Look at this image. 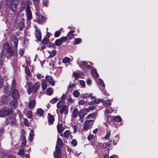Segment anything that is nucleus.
<instances>
[{"instance_id": "obj_1", "label": "nucleus", "mask_w": 158, "mask_h": 158, "mask_svg": "<svg viewBox=\"0 0 158 158\" xmlns=\"http://www.w3.org/2000/svg\"><path fill=\"white\" fill-rule=\"evenodd\" d=\"M11 113V110L8 108L4 107L0 110V117L6 116Z\"/></svg>"}, {"instance_id": "obj_2", "label": "nucleus", "mask_w": 158, "mask_h": 158, "mask_svg": "<svg viewBox=\"0 0 158 158\" xmlns=\"http://www.w3.org/2000/svg\"><path fill=\"white\" fill-rule=\"evenodd\" d=\"M88 109L84 108L81 110L78 113V116L80 117L79 120L80 121L81 123L83 122V119L85 115L87 114L89 111Z\"/></svg>"}, {"instance_id": "obj_3", "label": "nucleus", "mask_w": 158, "mask_h": 158, "mask_svg": "<svg viewBox=\"0 0 158 158\" xmlns=\"http://www.w3.org/2000/svg\"><path fill=\"white\" fill-rule=\"evenodd\" d=\"M92 120H86L83 124L82 130L85 131L89 129L92 126Z\"/></svg>"}, {"instance_id": "obj_4", "label": "nucleus", "mask_w": 158, "mask_h": 158, "mask_svg": "<svg viewBox=\"0 0 158 158\" xmlns=\"http://www.w3.org/2000/svg\"><path fill=\"white\" fill-rule=\"evenodd\" d=\"M35 14L37 16V19L38 20V22L39 23H41L45 20V18L43 17L41 14V10H40L39 9L36 10Z\"/></svg>"}, {"instance_id": "obj_5", "label": "nucleus", "mask_w": 158, "mask_h": 158, "mask_svg": "<svg viewBox=\"0 0 158 158\" xmlns=\"http://www.w3.org/2000/svg\"><path fill=\"white\" fill-rule=\"evenodd\" d=\"M19 0H12L10 7V9L14 12H15L16 10V6L18 3Z\"/></svg>"}, {"instance_id": "obj_6", "label": "nucleus", "mask_w": 158, "mask_h": 158, "mask_svg": "<svg viewBox=\"0 0 158 158\" xmlns=\"http://www.w3.org/2000/svg\"><path fill=\"white\" fill-rule=\"evenodd\" d=\"M26 12L27 16V20H31L32 19V15L29 6L28 5H27V6L26 7Z\"/></svg>"}, {"instance_id": "obj_7", "label": "nucleus", "mask_w": 158, "mask_h": 158, "mask_svg": "<svg viewBox=\"0 0 158 158\" xmlns=\"http://www.w3.org/2000/svg\"><path fill=\"white\" fill-rule=\"evenodd\" d=\"M4 48L7 50V52L10 55H14L15 51L12 50L10 47V46L7 43H5L4 45Z\"/></svg>"}, {"instance_id": "obj_8", "label": "nucleus", "mask_w": 158, "mask_h": 158, "mask_svg": "<svg viewBox=\"0 0 158 158\" xmlns=\"http://www.w3.org/2000/svg\"><path fill=\"white\" fill-rule=\"evenodd\" d=\"M56 151L54 152V156L56 158H61V152L60 148H57V146H56Z\"/></svg>"}, {"instance_id": "obj_9", "label": "nucleus", "mask_w": 158, "mask_h": 158, "mask_svg": "<svg viewBox=\"0 0 158 158\" xmlns=\"http://www.w3.org/2000/svg\"><path fill=\"white\" fill-rule=\"evenodd\" d=\"M68 112V107L65 105H63L60 110V113L61 114L64 113L65 114H67Z\"/></svg>"}, {"instance_id": "obj_10", "label": "nucleus", "mask_w": 158, "mask_h": 158, "mask_svg": "<svg viewBox=\"0 0 158 158\" xmlns=\"http://www.w3.org/2000/svg\"><path fill=\"white\" fill-rule=\"evenodd\" d=\"M46 81L52 85H54V82L53 78L51 76H46L45 77Z\"/></svg>"}, {"instance_id": "obj_11", "label": "nucleus", "mask_w": 158, "mask_h": 158, "mask_svg": "<svg viewBox=\"0 0 158 158\" xmlns=\"http://www.w3.org/2000/svg\"><path fill=\"white\" fill-rule=\"evenodd\" d=\"M12 90V96L13 98L16 99L19 97V94L18 90L16 89H14Z\"/></svg>"}, {"instance_id": "obj_12", "label": "nucleus", "mask_w": 158, "mask_h": 158, "mask_svg": "<svg viewBox=\"0 0 158 158\" xmlns=\"http://www.w3.org/2000/svg\"><path fill=\"white\" fill-rule=\"evenodd\" d=\"M17 101L16 99L14 98L11 102L10 106L12 109L16 108L17 106Z\"/></svg>"}, {"instance_id": "obj_13", "label": "nucleus", "mask_w": 158, "mask_h": 158, "mask_svg": "<svg viewBox=\"0 0 158 158\" xmlns=\"http://www.w3.org/2000/svg\"><path fill=\"white\" fill-rule=\"evenodd\" d=\"M82 96L84 98H87L90 97L91 99H96V97L94 96H92L91 94L86 93L82 94Z\"/></svg>"}, {"instance_id": "obj_14", "label": "nucleus", "mask_w": 158, "mask_h": 158, "mask_svg": "<svg viewBox=\"0 0 158 158\" xmlns=\"http://www.w3.org/2000/svg\"><path fill=\"white\" fill-rule=\"evenodd\" d=\"M57 145H58L60 147H62L63 146V141L57 136V140L56 142V145L57 148H59L57 147Z\"/></svg>"}, {"instance_id": "obj_15", "label": "nucleus", "mask_w": 158, "mask_h": 158, "mask_svg": "<svg viewBox=\"0 0 158 158\" xmlns=\"http://www.w3.org/2000/svg\"><path fill=\"white\" fill-rule=\"evenodd\" d=\"M18 44V40L17 38L15 37H14L12 38L11 41V44H14L15 47L16 48V49L17 48Z\"/></svg>"}, {"instance_id": "obj_16", "label": "nucleus", "mask_w": 158, "mask_h": 158, "mask_svg": "<svg viewBox=\"0 0 158 158\" xmlns=\"http://www.w3.org/2000/svg\"><path fill=\"white\" fill-rule=\"evenodd\" d=\"M27 5L29 6V5L28 4H27L25 2L23 1L21 2L20 5V10L21 11L23 10L27 6Z\"/></svg>"}, {"instance_id": "obj_17", "label": "nucleus", "mask_w": 158, "mask_h": 158, "mask_svg": "<svg viewBox=\"0 0 158 158\" xmlns=\"http://www.w3.org/2000/svg\"><path fill=\"white\" fill-rule=\"evenodd\" d=\"M57 128L58 131L60 133H62L64 129L61 124H58L57 125Z\"/></svg>"}, {"instance_id": "obj_18", "label": "nucleus", "mask_w": 158, "mask_h": 158, "mask_svg": "<svg viewBox=\"0 0 158 158\" xmlns=\"http://www.w3.org/2000/svg\"><path fill=\"white\" fill-rule=\"evenodd\" d=\"M36 114L39 116H42L44 114V111L41 108H38L36 110Z\"/></svg>"}, {"instance_id": "obj_19", "label": "nucleus", "mask_w": 158, "mask_h": 158, "mask_svg": "<svg viewBox=\"0 0 158 158\" xmlns=\"http://www.w3.org/2000/svg\"><path fill=\"white\" fill-rule=\"evenodd\" d=\"M41 85L43 90H45L47 88V84L46 82L44 79H42L41 81Z\"/></svg>"}, {"instance_id": "obj_20", "label": "nucleus", "mask_w": 158, "mask_h": 158, "mask_svg": "<svg viewBox=\"0 0 158 158\" xmlns=\"http://www.w3.org/2000/svg\"><path fill=\"white\" fill-rule=\"evenodd\" d=\"M36 32L35 36L36 38L38 40H41L42 36L41 32L39 30H36Z\"/></svg>"}, {"instance_id": "obj_21", "label": "nucleus", "mask_w": 158, "mask_h": 158, "mask_svg": "<svg viewBox=\"0 0 158 158\" xmlns=\"http://www.w3.org/2000/svg\"><path fill=\"white\" fill-rule=\"evenodd\" d=\"M35 104V101L34 100L31 101L29 103V106L30 109H32Z\"/></svg>"}, {"instance_id": "obj_22", "label": "nucleus", "mask_w": 158, "mask_h": 158, "mask_svg": "<svg viewBox=\"0 0 158 158\" xmlns=\"http://www.w3.org/2000/svg\"><path fill=\"white\" fill-rule=\"evenodd\" d=\"M111 101V100L110 99L105 100L103 102V104L105 106H108L111 105V103H110Z\"/></svg>"}, {"instance_id": "obj_23", "label": "nucleus", "mask_w": 158, "mask_h": 158, "mask_svg": "<svg viewBox=\"0 0 158 158\" xmlns=\"http://www.w3.org/2000/svg\"><path fill=\"white\" fill-rule=\"evenodd\" d=\"M112 119L114 121L119 122H121L122 120L121 117L119 116L113 117L112 118Z\"/></svg>"}, {"instance_id": "obj_24", "label": "nucleus", "mask_w": 158, "mask_h": 158, "mask_svg": "<svg viewBox=\"0 0 158 158\" xmlns=\"http://www.w3.org/2000/svg\"><path fill=\"white\" fill-rule=\"evenodd\" d=\"M21 139L22 140V142L21 144V146L23 147L25 146L26 143V138L24 136H23L21 137Z\"/></svg>"}, {"instance_id": "obj_25", "label": "nucleus", "mask_w": 158, "mask_h": 158, "mask_svg": "<svg viewBox=\"0 0 158 158\" xmlns=\"http://www.w3.org/2000/svg\"><path fill=\"white\" fill-rule=\"evenodd\" d=\"M88 63L85 61H82L80 64L79 66L81 68L83 69L86 67H87Z\"/></svg>"}, {"instance_id": "obj_26", "label": "nucleus", "mask_w": 158, "mask_h": 158, "mask_svg": "<svg viewBox=\"0 0 158 158\" xmlns=\"http://www.w3.org/2000/svg\"><path fill=\"white\" fill-rule=\"evenodd\" d=\"M48 121L51 124H52L54 121V118L53 116H52L50 114H48Z\"/></svg>"}, {"instance_id": "obj_27", "label": "nucleus", "mask_w": 158, "mask_h": 158, "mask_svg": "<svg viewBox=\"0 0 158 158\" xmlns=\"http://www.w3.org/2000/svg\"><path fill=\"white\" fill-rule=\"evenodd\" d=\"M63 30V28H61L58 31H56L54 34V36L56 37H57L60 36L61 31Z\"/></svg>"}, {"instance_id": "obj_28", "label": "nucleus", "mask_w": 158, "mask_h": 158, "mask_svg": "<svg viewBox=\"0 0 158 158\" xmlns=\"http://www.w3.org/2000/svg\"><path fill=\"white\" fill-rule=\"evenodd\" d=\"M34 135V132L33 131H31L29 135V140L31 141L32 142L33 140Z\"/></svg>"}, {"instance_id": "obj_29", "label": "nucleus", "mask_w": 158, "mask_h": 158, "mask_svg": "<svg viewBox=\"0 0 158 158\" xmlns=\"http://www.w3.org/2000/svg\"><path fill=\"white\" fill-rule=\"evenodd\" d=\"M48 52L50 53L49 56L50 57H53L56 54V51L55 50H54L52 51L51 52L50 51H48Z\"/></svg>"}, {"instance_id": "obj_30", "label": "nucleus", "mask_w": 158, "mask_h": 158, "mask_svg": "<svg viewBox=\"0 0 158 158\" xmlns=\"http://www.w3.org/2000/svg\"><path fill=\"white\" fill-rule=\"evenodd\" d=\"M27 85L28 86V92L29 94H30L32 91V84L31 82H30L29 83V84Z\"/></svg>"}, {"instance_id": "obj_31", "label": "nucleus", "mask_w": 158, "mask_h": 158, "mask_svg": "<svg viewBox=\"0 0 158 158\" xmlns=\"http://www.w3.org/2000/svg\"><path fill=\"white\" fill-rule=\"evenodd\" d=\"M75 31H70L67 35L69 39H72L74 36V34L73 33H74Z\"/></svg>"}, {"instance_id": "obj_32", "label": "nucleus", "mask_w": 158, "mask_h": 158, "mask_svg": "<svg viewBox=\"0 0 158 158\" xmlns=\"http://www.w3.org/2000/svg\"><path fill=\"white\" fill-rule=\"evenodd\" d=\"M99 84L102 86V87L103 88L102 91L103 93H105L104 91H105V90H104V89L105 87V85L104 84L103 81L102 79L100 78L99 80Z\"/></svg>"}, {"instance_id": "obj_33", "label": "nucleus", "mask_w": 158, "mask_h": 158, "mask_svg": "<svg viewBox=\"0 0 158 158\" xmlns=\"http://www.w3.org/2000/svg\"><path fill=\"white\" fill-rule=\"evenodd\" d=\"M34 2V4H35V10H37V9H39V4L40 1V0H33Z\"/></svg>"}, {"instance_id": "obj_34", "label": "nucleus", "mask_w": 158, "mask_h": 158, "mask_svg": "<svg viewBox=\"0 0 158 158\" xmlns=\"http://www.w3.org/2000/svg\"><path fill=\"white\" fill-rule=\"evenodd\" d=\"M91 74L92 76L94 77H97L98 76L96 70V69H93L91 71Z\"/></svg>"}, {"instance_id": "obj_35", "label": "nucleus", "mask_w": 158, "mask_h": 158, "mask_svg": "<svg viewBox=\"0 0 158 158\" xmlns=\"http://www.w3.org/2000/svg\"><path fill=\"white\" fill-rule=\"evenodd\" d=\"M64 102L60 101L57 104V107L58 108H62L63 106L64 105Z\"/></svg>"}, {"instance_id": "obj_36", "label": "nucleus", "mask_w": 158, "mask_h": 158, "mask_svg": "<svg viewBox=\"0 0 158 158\" xmlns=\"http://www.w3.org/2000/svg\"><path fill=\"white\" fill-rule=\"evenodd\" d=\"M78 114V111L76 108L74 109L73 112V115L74 117H76Z\"/></svg>"}, {"instance_id": "obj_37", "label": "nucleus", "mask_w": 158, "mask_h": 158, "mask_svg": "<svg viewBox=\"0 0 158 158\" xmlns=\"http://www.w3.org/2000/svg\"><path fill=\"white\" fill-rule=\"evenodd\" d=\"M69 131H65L64 133V134H61V136H63L64 138H67L68 136H69Z\"/></svg>"}, {"instance_id": "obj_38", "label": "nucleus", "mask_w": 158, "mask_h": 158, "mask_svg": "<svg viewBox=\"0 0 158 158\" xmlns=\"http://www.w3.org/2000/svg\"><path fill=\"white\" fill-rule=\"evenodd\" d=\"M16 81L15 80H13L12 81L11 84L12 90L14 89H15V88L16 87Z\"/></svg>"}, {"instance_id": "obj_39", "label": "nucleus", "mask_w": 158, "mask_h": 158, "mask_svg": "<svg viewBox=\"0 0 158 158\" xmlns=\"http://www.w3.org/2000/svg\"><path fill=\"white\" fill-rule=\"evenodd\" d=\"M70 61V59L68 57H66L63 59V62L64 63H69Z\"/></svg>"}, {"instance_id": "obj_40", "label": "nucleus", "mask_w": 158, "mask_h": 158, "mask_svg": "<svg viewBox=\"0 0 158 158\" xmlns=\"http://www.w3.org/2000/svg\"><path fill=\"white\" fill-rule=\"evenodd\" d=\"M25 71L26 74L27 76L30 75L31 73L29 68L27 67H26L25 68Z\"/></svg>"}, {"instance_id": "obj_41", "label": "nucleus", "mask_w": 158, "mask_h": 158, "mask_svg": "<svg viewBox=\"0 0 158 158\" xmlns=\"http://www.w3.org/2000/svg\"><path fill=\"white\" fill-rule=\"evenodd\" d=\"M95 116V113H92L88 115L87 118L88 119H93L94 118Z\"/></svg>"}, {"instance_id": "obj_42", "label": "nucleus", "mask_w": 158, "mask_h": 158, "mask_svg": "<svg viewBox=\"0 0 158 158\" xmlns=\"http://www.w3.org/2000/svg\"><path fill=\"white\" fill-rule=\"evenodd\" d=\"M27 115L28 118H32V112L31 110H29L28 111L27 113Z\"/></svg>"}, {"instance_id": "obj_43", "label": "nucleus", "mask_w": 158, "mask_h": 158, "mask_svg": "<svg viewBox=\"0 0 158 158\" xmlns=\"http://www.w3.org/2000/svg\"><path fill=\"white\" fill-rule=\"evenodd\" d=\"M81 39L78 38L74 39V43L76 44H78L81 42Z\"/></svg>"}, {"instance_id": "obj_44", "label": "nucleus", "mask_w": 158, "mask_h": 158, "mask_svg": "<svg viewBox=\"0 0 158 158\" xmlns=\"http://www.w3.org/2000/svg\"><path fill=\"white\" fill-rule=\"evenodd\" d=\"M24 150L23 149H20L18 152V154L19 155L21 156H22L23 155L24 153Z\"/></svg>"}, {"instance_id": "obj_45", "label": "nucleus", "mask_w": 158, "mask_h": 158, "mask_svg": "<svg viewBox=\"0 0 158 158\" xmlns=\"http://www.w3.org/2000/svg\"><path fill=\"white\" fill-rule=\"evenodd\" d=\"M73 95L76 97H78L80 95L79 93L77 90H75L73 93Z\"/></svg>"}, {"instance_id": "obj_46", "label": "nucleus", "mask_w": 158, "mask_h": 158, "mask_svg": "<svg viewBox=\"0 0 158 158\" xmlns=\"http://www.w3.org/2000/svg\"><path fill=\"white\" fill-rule=\"evenodd\" d=\"M40 87V84L37 83H35L34 85L33 89H34L35 91H36Z\"/></svg>"}, {"instance_id": "obj_47", "label": "nucleus", "mask_w": 158, "mask_h": 158, "mask_svg": "<svg viewBox=\"0 0 158 158\" xmlns=\"http://www.w3.org/2000/svg\"><path fill=\"white\" fill-rule=\"evenodd\" d=\"M49 40L48 38L45 37L42 41V43L43 44H45L48 43Z\"/></svg>"}, {"instance_id": "obj_48", "label": "nucleus", "mask_w": 158, "mask_h": 158, "mask_svg": "<svg viewBox=\"0 0 158 158\" xmlns=\"http://www.w3.org/2000/svg\"><path fill=\"white\" fill-rule=\"evenodd\" d=\"M62 43L61 42L60 39H58V40H56L55 41V44L56 45L58 46H60Z\"/></svg>"}, {"instance_id": "obj_49", "label": "nucleus", "mask_w": 158, "mask_h": 158, "mask_svg": "<svg viewBox=\"0 0 158 158\" xmlns=\"http://www.w3.org/2000/svg\"><path fill=\"white\" fill-rule=\"evenodd\" d=\"M47 93L49 95H51L52 94L53 91L51 88H49L47 89Z\"/></svg>"}, {"instance_id": "obj_50", "label": "nucleus", "mask_w": 158, "mask_h": 158, "mask_svg": "<svg viewBox=\"0 0 158 158\" xmlns=\"http://www.w3.org/2000/svg\"><path fill=\"white\" fill-rule=\"evenodd\" d=\"M75 86V84H73L71 85H69L68 87V89L69 90H71L72 89L74 88Z\"/></svg>"}, {"instance_id": "obj_51", "label": "nucleus", "mask_w": 158, "mask_h": 158, "mask_svg": "<svg viewBox=\"0 0 158 158\" xmlns=\"http://www.w3.org/2000/svg\"><path fill=\"white\" fill-rule=\"evenodd\" d=\"M73 75L76 80H77L79 78V77H80L79 74L77 73H73Z\"/></svg>"}, {"instance_id": "obj_52", "label": "nucleus", "mask_w": 158, "mask_h": 158, "mask_svg": "<svg viewBox=\"0 0 158 158\" xmlns=\"http://www.w3.org/2000/svg\"><path fill=\"white\" fill-rule=\"evenodd\" d=\"M94 100H95L93 101L94 104H98L99 102H102L103 101L102 99H96V98Z\"/></svg>"}, {"instance_id": "obj_53", "label": "nucleus", "mask_w": 158, "mask_h": 158, "mask_svg": "<svg viewBox=\"0 0 158 158\" xmlns=\"http://www.w3.org/2000/svg\"><path fill=\"white\" fill-rule=\"evenodd\" d=\"M58 98H55L52 99L50 101V102L52 103V104H54L56 103L58 101Z\"/></svg>"}, {"instance_id": "obj_54", "label": "nucleus", "mask_w": 158, "mask_h": 158, "mask_svg": "<svg viewBox=\"0 0 158 158\" xmlns=\"http://www.w3.org/2000/svg\"><path fill=\"white\" fill-rule=\"evenodd\" d=\"M23 122L25 125L28 127L29 126V123L28 120L26 118H24Z\"/></svg>"}, {"instance_id": "obj_55", "label": "nucleus", "mask_w": 158, "mask_h": 158, "mask_svg": "<svg viewBox=\"0 0 158 158\" xmlns=\"http://www.w3.org/2000/svg\"><path fill=\"white\" fill-rule=\"evenodd\" d=\"M118 140V138L117 135L115 137L114 139L113 140V143L114 144H115L117 143Z\"/></svg>"}, {"instance_id": "obj_56", "label": "nucleus", "mask_w": 158, "mask_h": 158, "mask_svg": "<svg viewBox=\"0 0 158 158\" xmlns=\"http://www.w3.org/2000/svg\"><path fill=\"white\" fill-rule=\"evenodd\" d=\"M62 43L66 41L67 40V38L66 37H63L60 39Z\"/></svg>"}, {"instance_id": "obj_57", "label": "nucleus", "mask_w": 158, "mask_h": 158, "mask_svg": "<svg viewBox=\"0 0 158 158\" xmlns=\"http://www.w3.org/2000/svg\"><path fill=\"white\" fill-rule=\"evenodd\" d=\"M112 112V110L111 109H107L105 110V113L108 114Z\"/></svg>"}, {"instance_id": "obj_58", "label": "nucleus", "mask_w": 158, "mask_h": 158, "mask_svg": "<svg viewBox=\"0 0 158 158\" xmlns=\"http://www.w3.org/2000/svg\"><path fill=\"white\" fill-rule=\"evenodd\" d=\"M110 136V132L108 131L106 133V135L105 136L104 138H105V139H108L109 138Z\"/></svg>"}, {"instance_id": "obj_59", "label": "nucleus", "mask_w": 158, "mask_h": 158, "mask_svg": "<svg viewBox=\"0 0 158 158\" xmlns=\"http://www.w3.org/2000/svg\"><path fill=\"white\" fill-rule=\"evenodd\" d=\"M92 81L90 78L86 80V83L87 85H91Z\"/></svg>"}, {"instance_id": "obj_60", "label": "nucleus", "mask_w": 158, "mask_h": 158, "mask_svg": "<svg viewBox=\"0 0 158 158\" xmlns=\"http://www.w3.org/2000/svg\"><path fill=\"white\" fill-rule=\"evenodd\" d=\"M66 97H67V95L66 94H63L60 98V99H61L60 101L64 102L63 100L65 99Z\"/></svg>"}, {"instance_id": "obj_61", "label": "nucleus", "mask_w": 158, "mask_h": 158, "mask_svg": "<svg viewBox=\"0 0 158 158\" xmlns=\"http://www.w3.org/2000/svg\"><path fill=\"white\" fill-rule=\"evenodd\" d=\"M71 144L73 146H75L77 144V142L76 140L73 139L72 141Z\"/></svg>"}, {"instance_id": "obj_62", "label": "nucleus", "mask_w": 158, "mask_h": 158, "mask_svg": "<svg viewBox=\"0 0 158 158\" xmlns=\"http://www.w3.org/2000/svg\"><path fill=\"white\" fill-rule=\"evenodd\" d=\"M80 84L81 86L84 87L85 86V83L84 81L81 80L80 81Z\"/></svg>"}, {"instance_id": "obj_63", "label": "nucleus", "mask_w": 158, "mask_h": 158, "mask_svg": "<svg viewBox=\"0 0 158 158\" xmlns=\"http://www.w3.org/2000/svg\"><path fill=\"white\" fill-rule=\"evenodd\" d=\"M36 76L37 77V78L38 79H40L44 77V76H42L41 75L39 74H37L36 75Z\"/></svg>"}, {"instance_id": "obj_64", "label": "nucleus", "mask_w": 158, "mask_h": 158, "mask_svg": "<svg viewBox=\"0 0 158 158\" xmlns=\"http://www.w3.org/2000/svg\"><path fill=\"white\" fill-rule=\"evenodd\" d=\"M85 103V102L84 101L82 100H81L79 101L78 102V104L80 105H84Z\"/></svg>"}]
</instances>
